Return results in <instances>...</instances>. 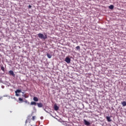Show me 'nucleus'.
Masks as SVG:
<instances>
[{"mask_svg": "<svg viewBox=\"0 0 126 126\" xmlns=\"http://www.w3.org/2000/svg\"><path fill=\"white\" fill-rule=\"evenodd\" d=\"M37 36L39 38H40V39H43V40H46V39H47V35L45 34V35H44L43 33H38Z\"/></svg>", "mask_w": 126, "mask_h": 126, "instance_id": "nucleus-1", "label": "nucleus"}, {"mask_svg": "<svg viewBox=\"0 0 126 126\" xmlns=\"http://www.w3.org/2000/svg\"><path fill=\"white\" fill-rule=\"evenodd\" d=\"M65 62L67 63H70V58L68 57H66L65 59Z\"/></svg>", "mask_w": 126, "mask_h": 126, "instance_id": "nucleus-2", "label": "nucleus"}, {"mask_svg": "<svg viewBox=\"0 0 126 126\" xmlns=\"http://www.w3.org/2000/svg\"><path fill=\"white\" fill-rule=\"evenodd\" d=\"M84 122L85 126H90V123L86 121V120H84Z\"/></svg>", "mask_w": 126, "mask_h": 126, "instance_id": "nucleus-3", "label": "nucleus"}, {"mask_svg": "<svg viewBox=\"0 0 126 126\" xmlns=\"http://www.w3.org/2000/svg\"><path fill=\"white\" fill-rule=\"evenodd\" d=\"M9 74H10V75H12V76H14V77L15 76V74H14V73L13 72V71L12 70H10L9 71Z\"/></svg>", "mask_w": 126, "mask_h": 126, "instance_id": "nucleus-4", "label": "nucleus"}, {"mask_svg": "<svg viewBox=\"0 0 126 126\" xmlns=\"http://www.w3.org/2000/svg\"><path fill=\"white\" fill-rule=\"evenodd\" d=\"M37 107L38 108H42L43 107V103H37Z\"/></svg>", "mask_w": 126, "mask_h": 126, "instance_id": "nucleus-5", "label": "nucleus"}, {"mask_svg": "<svg viewBox=\"0 0 126 126\" xmlns=\"http://www.w3.org/2000/svg\"><path fill=\"white\" fill-rule=\"evenodd\" d=\"M59 106L57 105V104L54 105V110L55 111H58L59 110Z\"/></svg>", "mask_w": 126, "mask_h": 126, "instance_id": "nucleus-6", "label": "nucleus"}, {"mask_svg": "<svg viewBox=\"0 0 126 126\" xmlns=\"http://www.w3.org/2000/svg\"><path fill=\"white\" fill-rule=\"evenodd\" d=\"M33 100L35 102H38V101H39V99H38V97H34L33 98Z\"/></svg>", "mask_w": 126, "mask_h": 126, "instance_id": "nucleus-7", "label": "nucleus"}, {"mask_svg": "<svg viewBox=\"0 0 126 126\" xmlns=\"http://www.w3.org/2000/svg\"><path fill=\"white\" fill-rule=\"evenodd\" d=\"M106 119H107V122H112V120H111V117H110L107 116Z\"/></svg>", "mask_w": 126, "mask_h": 126, "instance_id": "nucleus-8", "label": "nucleus"}, {"mask_svg": "<svg viewBox=\"0 0 126 126\" xmlns=\"http://www.w3.org/2000/svg\"><path fill=\"white\" fill-rule=\"evenodd\" d=\"M31 105H34V106H36V105H37V103H36V102L35 101H32L31 102Z\"/></svg>", "mask_w": 126, "mask_h": 126, "instance_id": "nucleus-9", "label": "nucleus"}, {"mask_svg": "<svg viewBox=\"0 0 126 126\" xmlns=\"http://www.w3.org/2000/svg\"><path fill=\"white\" fill-rule=\"evenodd\" d=\"M46 55L47 56V58H48V59H51V58H52V55L49 53H47Z\"/></svg>", "mask_w": 126, "mask_h": 126, "instance_id": "nucleus-10", "label": "nucleus"}, {"mask_svg": "<svg viewBox=\"0 0 126 126\" xmlns=\"http://www.w3.org/2000/svg\"><path fill=\"white\" fill-rule=\"evenodd\" d=\"M122 105H123V107H126V101H123L122 102Z\"/></svg>", "mask_w": 126, "mask_h": 126, "instance_id": "nucleus-11", "label": "nucleus"}, {"mask_svg": "<svg viewBox=\"0 0 126 126\" xmlns=\"http://www.w3.org/2000/svg\"><path fill=\"white\" fill-rule=\"evenodd\" d=\"M109 8L110 9H114V5H110L109 6Z\"/></svg>", "mask_w": 126, "mask_h": 126, "instance_id": "nucleus-12", "label": "nucleus"}, {"mask_svg": "<svg viewBox=\"0 0 126 126\" xmlns=\"http://www.w3.org/2000/svg\"><path fill=\"white\" fill-rule=\"evenodd\" d=\"M0 69L2 71H4V67H3V66H0Z\"/></svg>", "mask_w": 126, "mask_h": 126, "instance_id": "nucleus-13", "label": "nucleus"}, {"mask_svg": "<svg viewBox=\"0 0 126 126\" xmlns=\"http://www.w3.org/2000/svg\"><path fill=\"white\" fill-rule=\"evenodd\" d=\"M20 92H21V90H17L15 91V93H20Z\"/></svg>", "mask_w": 126, "mask_h": 126, "instance_id": "nucleus-14", "label": "nucleus"}, {"mask_svg": "<svg viewBox=\"0 0 126 126\" xmlns=\"http://www.w3.org/2000/svg\"><path fill=\"white\" fill-rule=\"evenodd\" d=\"M76 50H77L78 51V50H80V46H77V47H76Z\"/></svg>", "mask_w": 126, "mask_h": 126, "instance_id": "nucleus-15", "label": "nucleus"}, {"mask_svg": "<svg viewBox=\"0 0 126 126\" xmlns=\"http://www.w3.org/2000/svg\"><path fill=\"white\" fill-rule=\"evenodd\" d=\"M25 103H26V104H28V105H29V104H30V103L29 102H28V101H27V100H26L25 101Z\"/></svg>", "mask_w": 126, "mask_h": 126, "instance_id": "nucleus-16", "label": "nucleus"}, {"mask_svg": "<svg viewBox=\"0 0 126 126\" xmlns=\"http://www.w3.org/2000/svg\"><path fill=\"white\" fill-rule=\"evenodd\" d=\"M19 101H23V99L22 98H21V97H19Z\"/></svg>", "mask_w": 126, "mask_h": 126, "instance_id": "nucleus-17", "label": "nucleus"}, {"mask_svg": "<svg viewBox=\"0 0 126 126\" xmlns=\"http://www.w3.org/2000/svg\"><path fill=\"white\" fill-rule=\"evenodd\" d=\"M35 116H33V117H32V121H35Z\"/></svg>", "mask_w": 126, "mask_h": 126, "instance_id": "nucleus-18", "label": "nucleus"}, {"mask_svg": "<svg viewBox=\"0 0 126 126\" xmlns=\"http://www.w3.org/2000/svg\"><path fill=\"white\" fill-rule=\"evenodd\" d=\"M31 7H32V6L30 5H29V8H31Z\"/></svg>", "mask_w": 126, "mask_h": 126, "instance_id": "nucleus-19", "label": "nucleus"}, {"mask_svg": "<svg viewBox=\"0 0 126 126\" xmlns=\"http://www.w3.org/2000/svg\"><path fill=\"white\" fill-rule=\"evenodd\" d=\"M16 96H19V94H17V93H16Z\"/></svg>", "mask_w": 126, "mask_h": 126, "instance_id": "nucleus-20", "label": "nucleus"}, {"mask_svg": "<svg viewBox=\"0 0 126 126\" xmlns=\"http://www.w3.org/2000/svg\"><path fill=\"white\" fill-rule=\"evenodd\" d=\"M26 124H27V120L26 121Z\"/></svg>", "mask_w": 126, "mask_h": 126, "instance_id": "nucleus-21", "label": "nucleus"}]
</instances>
